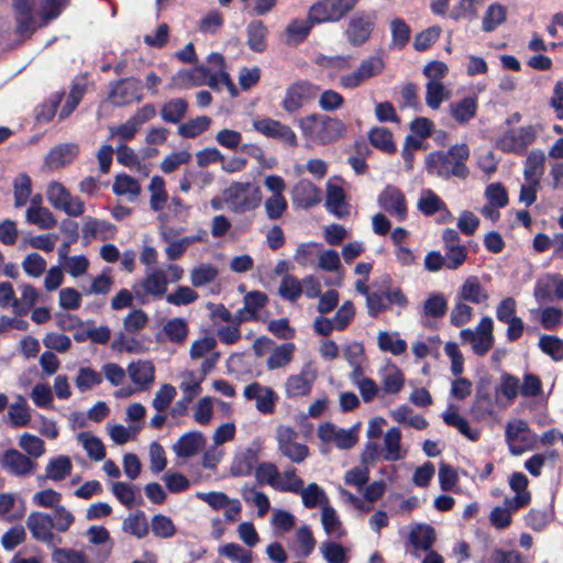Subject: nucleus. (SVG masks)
I'll return each mask as SVG.
<instances>
[{
  "mask_svg": "<svg viewBox=\"0 0 563 563\" xmlns=\"http://www.w3.org/2000/svg\"><path fill=\"white\" fill-rule=\"evenodd\" d=\"M470 157V148L465 143L455 144L446 152L437 151L427 156L426 169L431 175H437L443 179L456 177L465 179L470 169L466 161Z\"/></svg>",
  "mask_w": 563,
  "mask_h": 563,
  "instance_id": "1",
  "label": "nucleus"
},
{
  "mask_svg": "<svg viewBox=\"0 0 563 563\" xmlns=\"http://www.w3.org/2000/svg\"><path fill=\"white\" fill-rule=\"evenodd\" d=\"M183 277L184 268L178 264H168L166 269L148 267L144 277L133 284L132 290L142 302L150 297L159 299L166 295L169 283H177Z\"/></svg>",
  "mask_w": 563,
  "mask_h": 563,
  "instance_id": "2",
  "label": "nucleus"
},
{
  "mask_svg": "<svg viewBox=\"0 0 563 563\" xmlns=\"http://www.w3.org/2000/svg\"><path fill=\"white\" fill-rule=\"evenodd\" d=\"M298 126L307 140L321 145L336 141L346 131L343 121L320 113H312L299 119Z\"/></svg>",
  "mask_w": 563,
  "mask_h": 563,
  "instance_id": "3",
  "label": "nucleus"
},
{
  "mask_svg": "<svg viewBox=\"0 0 563 563\" xmlns=\"http://www.w3.org/2000/svg\"><path fill=\"white\" fill-rule=\"evenodd\" d=\"M223 197L229 209L239 214L255 210L262 202L261 188L250 181H233L223 190Z\"/></svg>",
  "mask_w": 563,
  "mask_h": 563,
  "instance_id": "4",
  "label": "nucleus"
},
{
  "mask_svg": "<svg viewBox=\"0 0 563 563\" xmlns=\"http://www.w3.org/2000/svg\"><path fill=\"white\" fill-rule=\"evenodd\" d=\"M360 0H319L310 5L309 18L314 24L335 23L350 13Z\"/></svg>",
  "mask_w": 563,
  "mask_h": 563,
  "instance_id": "5",
  "label": "nucleus"
},
{
  "mask_svg": "<svg viewBox=\"0 0 563 563\" xmlns=\"http://www.w3.org/2000/svg\"><path fill=\"white\" fill-rule=\"evenodd\" d=\"M319 91V86L308 80H296L286 88L280 106L288 114L298 113L305 104L317 98Z\"/></svg>",
  "mask_w": 563,
  "mask_h": 563,
  "instance_id": "6",
  "label": "nucleus"
},
{
  "mask_svg": "<svg viewBox=\"0 0 563 563\" xmlns=\"http://www.w3.org/2000/svg\"><path fill=\"white\" fill-rule=\"evenodd\" d=\"M538 129L534 125H525L504 132L496 142L499 150L506 153L523 154L537 137Z\"/></svg>",
  "mask_w": 563,
  "mask_h": 563,
  "instance_id": "7",
  "label": "nucleus"
},
{
  "mask_svg": "<svg viewBox=\"0 0 563 563\" xmlns=\"http://www.w3.org/2000/svg\"><path fill=\"white\" fill-rule=\"evenodd\" d=\"M253 129L267 139L275 140L286 147L294 148L298 145L295 131L288 125L272 118L253 120Z\"/></svg>",
  "mask_w": 563,
  "mask_h": 563,
  "instance_id": "8",
  "label": "nucleus"
},
{
  "mask_svg": "<svg viewBox=\"0 0 563 563\" xmlns=\"http://www.w3.org/2000/svg\"><path fill=\"white\" fill-rule=\"evenodd\" d=\"M385 68V63L379 56H371L361 62L358 67L349 74L340 76V86L345 89H355L368 79L378 76Z\"/></svg>",
  "mask_w": 563,
  "mask_h": 563,
  "instance_id": "9",
  "label": "nucleus"
},
{
  "mask_svg": "<svg viewBox=\"0 0 563 563\" xmlns=\"http://www.w3.org/2000/svg\"><path fill=\"white\" fill-rule=\"evenodd\" d=\"M506 442L512 455H521L532 449L537 434L533 433L526 421L508 422L505 431Z\"/></svg>",
  "mask_w": 563,
  "mask_h": 563,
  "instance_id": "10",
  "label": "nucleus"
},
{
  "mask_svg": "<svg viewBox=\"0 0 563 563\" xmlns=\"http://www.w3.org/2000/svg\"><path fill=\"white\" fill-rule=\"evenodd\" d=\"M298 438V432L290 427L280 426L276 430L278 451L292 463L300 464L307 459L309 449L306 444L299 443Z\"/></svg>",
  "mask_w": 563,
  "mask_h": 563,
  "instance_id": "11",
  "label": "nucleus"
},
{
  "mask_svg": "<svg viewBox=\"0 0 563 563\" xmlns=\"http://www.w3.org/2000/svg\"><path fill=\"white\" fill-rule=\"evenodd\" d=\"M108 100L115 107H123L142 99L141 80L130 77L110 84Z\"/></svg>",
  "mask_w": 563,
  "mask_h": 563,
  "instance_id": "12",
  "label": "nucleus"
},
{
  "mask_svg": "<svg viewBox=\"0 0 563 563\" xmlns=\"http://www.w3.org/2000/svg\"><path fill=\"white\" fill-rule=\"evenodd\" d=\"M374 13L358 12L350 20L345 29V37L352 46H361L366 43L375 27Z\"/></svg>",
  "mask_w": 563,
  "mask_h": 563,
  "instance_id": "13",
  "label": "nucleus"
},
{
  "mask_svg": "<svg viewBox=\"0 0 563 563\" xmlns=\"http://www.w3.org/2000/svg\"><path fill=\"white\" fill-rule=\"evenodd\" d=\"M37 463L16 449L5 450L0 454V467L8 474L25 477L34 473Z\"/></svg>",
  "mask_w": 563,
  "mask_h": 563,
  "instance_id": "14",
  "label": "nucleus"
},
{
  "mask_svg": "<svg viewBox=\"0 0 563 563\" xmlns=\"http://www.w3.org/2000/svg\"><path fill=\"white\" fill-rule=\"evenodd\" d=\"M317 379V372L311 363L302 366L298 374L290 375L285 382V394L288 398L308 396Z\"/></svg>",
  "mask_w": 563,
  "mask_h": 563,
  "instance_id": "15",
  "label": "nucleus"
},
{
  "mask_svg": "<svg viewBox=\"0 0 563 563\" xmlns=\"http://www.w3.org/2000/svg\"><path fill=\"white\" fill-rule=\"evenodd\" d=\"M262 444L253 441L247 448L239 450L232 461L230 472L233 476H249L260 460Z\"/></svg>",
  "mask_w": 563,
  "mask_h": 563,
  "instance_id": "16",
  "label": "nucleus"
},
{
  "mask_svg": "<svg viewBox=\"0 0 563 563\" xmlns=\"http://www.w3.org/2000/svg\"><path fill=\"white\" fill-rule=\"evenodd\" d=\"M377 202L386 212L395 216L399 221L407 217L406 199L404 194L395 186H387L378 196Z\"/></svg>",
  "mask_w": 563,
  "mask_h": 563,
  "instance_id": "17",
  "label": "nucleus"
},
{
  "mask_svg": "<svg viewBox=\"0 0 563 563\" xmlns=\"http://www.w3.org/2000/svg\"><path fill=\"white\" fill-rule=\"evenodd\" d=\"M26 527L35 540L51 544L55 538L53 517L41 511H33L26 519Z\"/></svg>",
  "mask_w": 563,
  "mask_h": 563,
  "instance_id": "18",
  "label": "nucleus"
},
{
  "mask_svg": "<svg viewBox=\"0 0 563 563\" xmlns=\"http://www.w3.org/2000/svg\"><path fill=\"white\" fill-rule=\"evenodd\" d=\"M13 5L16 13L19 33H32L36 27L41 26L34 13L36 0H14Z\"/></svg>",
  "mask_w": 563,
  "mask_h": 563,
  "instance_id": "19",
  "label": "nucleus"
},
{
  "mask_svg": "<svg viewBox=\"0 0 563 563\" xmlns=\"http://www.w3.org/2000/svg\"><path fill=\"white\" fill-rule=\"evenodd\" d=\"M117 233V228L112 223L92 218L87 217L85 219L84 225H82V240L88 244L92 240H110L113 239Z\"/></svg>",
  "mask_w": 563,
  "mask_h": 563,
  "instance_id": "20",
  "label": "nucleus"
},
{
  "mask_svg": "<svg viewBox=\"0 0 563 563\" xmlns=\"http://www.w3.org/2000/svg\"><path fill=\"white\" fill-rule=\"evenodd\" d=\"M321 199V190L307 179L299 180L292 189L294 203L303 209L318 205Z\"/></svg>",
  "mask_w": 563,
  "mask_h": 563,
  "instance_id": "21",
  "label": "nucleus"
},
{
  "mask_svg": "<svg viewBox=\"0 0 563 563\" xmlns=\"http://www.w3.org/2000/svg\"><path fill=\"white\" fill-rule=\"evenodd\" d=\"M78 153L79 147L75 143L59 144L48 152L44 164L48 169H59L70 164L77 157Z\"/></svg>",
  "mask_w": 563,
  "mask_h": 563,
  "instance_id": "22",
  "label": "nucleus"
},
{
  "mask_svg": "<svg viewBox=\"0 0 563 563\" xmlns=\"http://www.w3.org/2000/svg\"><path fill=\"white\" fill-rule=\"evenodd\" d=\"M126 372L133 384L137 385L139 390L148 389L155 379V367L151 361L132 362Z\"/></svg>",
  "mask_w": 563,
  "mask_h": 563,
  "instance_id": "23",
  "label": "nucleus"
},
{
  "mask_svg": "<svg viewBox=\"0 0 563 563\" xmlns=\"http://www.w3.org/2000/svg\"><path fill=\"white\" fill-rule=\"evenodd\" d=\"M205 446V438L198 431H191L183 434L173 445V450L177 456L191 457L196 455Z\"/></svg>",
  "mask_w": 563,
  "mask_h": 563,
  "instance_id": "24",
  "label": "nucleus"
},
{
  "mask_svg": "<svg viewBox=\"0 0 563 563\" xmlns=\"http://www.w3.org/2000/svg\"><path fill=\"white\" fill-rule=\"evenodd\" d=\"M406 456V451L401 449V431L393 427L384 435L383 460L396 462Z\"/></svg>",
  "mask_w": 563,
  "mask_h": 563,
  "instance_id": "25",
  "label": "nucleus"
},
{
  "mask_svg": "<svg viewBox=\"0 0 563 563\" xmlns=\"http://www.w3.org/2000/svg\"><path fill=\"white\" fill-rule=\"evenodd\" d=\"M325 207L329 212L333 213L338 218H344L349 214L344 190L342 187L332 184L331 181L327 185Z\"/></svg>",
  "mask_w": 563,
  "mask_h": 563,
  "instance_id": "26",
  "label": "nucleus"
},
{
  "mask_svg": "<svg viewBox=\"0 0 563 563\" xmlns=\"http://www.w3.org/2000/svg\"><path fill=\"white\" fill-rule=\"evenodd\" d=\"M456 297L464 301L479 305L485 302L488 295L476 276H470L460 287Z\"/></svg>",
  "mask_w": 563,
  "mask_h": 563,
  "instance_id": "27",
  "label": "nucleus"
},
{
  "mask_svg": "<svg viewBox=\"0 0 563 563\" xmlns=\"http://www.w3.org/2000/svg\"><path fill=\"white\" fill-rule=\"evenodd\" d=\"M451 117L460 124H465L472 120L477 112V100L475 97H465L459 101L449 104Z\"/></svg>",
  "mask_w": 563,
  "mask_h": 563,
  "instance_id": "28",
  "label": "nucleus"
},
{
  "mask_svg": "<svg viewBox=\"0 0 563 563\" xmlns=\"http://www.w3.org/2000/svg\"><path fill=\"white\" fill-rule=\"evenodd\" d=\"M8 418L13 428L25 427L31 421V409L27 400L22 395H16L15 400L9 405Z\"/></svg>",
  "mask_w": 563,
  "mask_h": 563,
  "instance_id": "29",
  "label": "nucleus"
},
{
  "mask_svg": "<svg viewBox=\"0 0 563 563\" xmlns=\"http://www.w3.org/2000/svg\"><path fill=\"white\" fill-rule=\"evenodd\" d=\"M314 22H312L309 18L302 20V19H295L292 20L285 30V42L288 45H298L302 43L307 36L309 35L311 29L313 27Z\"/></svg>",
  "mask_w": 563,
  "mask_h": 563,
  "instance_id": "30",
  "label": "nucleus"
},
{
  "mask_svg": "<svg viewBox=\"0 0 563 563\" xmlns=\"http://www.w3.org/2000/svg\"><path fill=\"white\" fill-rule=\"evenodd\" d=\"M267 27L261 20H253L246 26L247 46L251 51L262 53L267 46Z\"/></svg>",
  "mask_w": 563,
  "mask_h": 563,
  "instance_id": "31",
  "label": "nucleus"
},
{
  "mask_svg": "<svg viewBox=\"0 0 563 563\" xmlns=\"http://www.w3.org/2000/svg\"><path fill=\"white\" fill-rule=\"evenodd\" d=\"M296 346L291 342H286L273 347L271 355L266 361L269 371L286 367L291 363Z\"/></svg>",
  "mask_w": 563,
  "mask_h": 563,
  "instance_id": "32",
  "label": "nucleus"
},
{
  "mask_svg": "<svg viewBox=\"0 0 563 563\" xmlns=\"http://www.w3.org/2000/svg\"><path fill=\"white\" fill-rule=\"evenodd\" d=\"M405 385V376L401 369L388 363L382 369V387L385 394H398Z\"/></svg>",
  "mask_w": 563,
  "mask_h": 563,
  "instance_id": "33",
  "label": "nucleus"
},
{
  "mask_svg": "<svg viewBox=\"0 0 563 563\" xmlns=\"http://www.w3.org/2000/svg\"><path fill=\"white\" fill-rule=\"evenodd\" d=\"M544 162L545 155L541 150H536L529 153L523 169L526 181L540 184L541 177L544 173Z\"/></svg>",
  "mask_w": 563,
  "mask_h": 563,
  "instance_id": "34",
  "label": "nucleus"
},
{
  "mask_svg": "<svg viewBox=\"0 0 563 563\" xmlns=\"http://www.w3.org/2000/svg\"><path fill=\"white\" fill-rule=\"evenodd\" d=\"M551 291H554L558 298L563 299V277L561 275L552 274L539 280L536 286L534 296L539 300H544L550 297Z\"/></svg>",
  "mask_w": 563,
  "mask_h": 563,
  "instance_id": "35",
  "label": "nucleus"
},
{
  "mask_svg": "<svg viewBox=\"0 0 563 563\" xmlns=\"http://www.w3.org/2000/svg\"><path fill=\"white\" fill-rule=\"evenodd\" d=\"M418 210L427 217L433 216L439 211L449 213L445 202L431 189H422L417 203Z\"/></svg>",
  "mask_w": 563,
  "mask_h": 563,
  "instance_id": "36",
  "label": "nucleus"
},
{
  "mask_svg": "<svg viewBox=\"0 0 563 563\" xmlns=\"http://www.w3.org/2000/svg\"><path fill=\"white\" fill-rule=\"evenodd\" d=\"M434 540V529L429 525H417L409 533V541L416 550H431Z\"/></svg>",
  "mask_w": 563,
  "mask_h": 563,
  "instance_id": "37",
  "label": "nucleus"
},
{
  "mask_svg": "<svg viewBox=\"0 0 563 563\" xmlns=\"http://www.w3.org/2000/svg\"><path fill=\"white\" fill-rule=\"evenodd\" d=\"M298 494L301 496L303 506L308 509L316 508L317 506H321L323 509V507L329 505L325 492L317 483H310L306 487L302 485Z\"/></svg>",
  "mask_w": 563,
  "mask_h": 563,
  "instance_id": "38",
  "label": "nucleus"
},
{
  "mask_svg": "<svg viewBox=\"0 0 563 563\" xmlns=\"http://www.w3.org/2000/svg\"><path fill=\"white\" fill-rule=\"evenodd\" d=\"M73 463L66 455H58L51 459L45 467L46 478L54 482L64 481L70 475Z\"/></svg>",
  "mask_w": 563,
  "mask_h": 563,
  "instance_id": "39",
  "label": "nucleus"
},
{
  "mask_svg": "<svg viewBox=\"0 0 563 563\" xmlns=\"http://www.w3.org/2000/svg\"><path fill=\"white\" fill-rule=\"evenodd\" d=\"M122 530L137 539H143L148 534V522L146 515L142 510L130 514L122 523Z\"/></svg>",
  "mask_w": 563,
  "mask_h": 563,
  "instance_id": "40",
  "label": "nucleus"
},
{
  "mask_svg": "<svg viewBox=\"0 0 563 563\" xmlns=\"http://www.w3.org/2000/svg\"><path fill=\"white\" fill-rule=\"evenodd\" d=\"M442 419L448 426L456 428L467 439L476 441L479 438V432L471 429L467 420L455 412L453 405H449L448 410L442 413Z\"/></svg>",
  "mask_w": 563,
  "mask_h": 563,
  "instance_id": "41",
  "label": "nucleus"
},
{
  "mask_svg": "<svg viewBox=\"0 0 563 563\" xmlns=\"http://www.w3.org/2000/svg\"><path fill=\"white\" fill-rule=\"evenodd\" d=\"M321 523L328 536L333 539H342L345 536V530L342 522L333 507L327 505L321 511Z\"/></svg>",
  "mask_w": 563,
  "mask_h": 563,
  "instance_id": "42",
  "label": "nucleus"
},
{
  "mask_svg": "<svg viewBox=\"0 0 563 563\" xmlns=\"http://www.w3.org/2000/svg\"><path fill=\"white\" fill-rule=\"evenodd\" d=\"M460 336L462 342L471 344L472 351L479 356L485 355L494 344V336L473 333L472 329H463Z\"/></svg>",
  "mask_w": 563,
  "mask_h": 563,
  "instance_id": "43",
  "label": "nucleus"
},
{
  "mask_svg": "<svg viewBox=\"0 0 563 563\" xmlns=\"http://www.w3.org/2000/svg\"><path fill=\"white\" fill-rule=\"evenodd\" d=\"M111 490L117 499L128 508L133 507L135 504L141 505L143 501L137 488L130 483L115 482L112 484Z\"/></svg>",
  "mask_w": 563,
  "mask_h": 563,
  "instance_id": "44",
  "label": "nucleus"
},
{
  "mask_svg": "<svg viewBox=\"0 0 563 563\" xmlns=\"http://www.w3.org/2000/svg\"><path fill=\"white\" fill-rule=\"evenodd\" d=\"M163 332L170 342L183 344L188 336V323L184 318H172L163 325Z\"/></svg>",
  "mask_w": 563,
  "mask_h": 563,
  "instance_id": "45",
  "label": "nucleus"
},
{
  "mask_svg": "<svg viewBox=\"0 0 563 563\" xmlns=\"http://www.w3.org/2000/svg\"><path fill=\"white\" fill-rule=\"evenodd\" d=\"M37 300V290L32 285L24 284L21 286V298L12 302V310L16 316H26Z\"/></svg>",
  "mask_w": 563,
  "mask_h": 563,
  "instance_id": "46",
  "label": "nucleus"
},
{
  "mask_svg": "<svg viewBox=\"0 0 563 563\" xmlns=\"http://www.w3.org/2000/svg\"><path fill=\"white\" fill-rule=\"evenodd\" d=\"M208 74V66H198L192 70L181 69L172 77V85L178 88L200 86L203 80L201 76Z\"/></svg>",
  "mask_w": 563,
  "mask_h": 563,
  "instance_id": "47",
  "label": "nucleus"
},
{
  "mask_svg": "<svg viewBox=\"0 0 563 563\" xmlns=\"http://www.w3.org/2000/svg\"><path fill=\"white\" fill-rule=\"evenodd\" d=\"M378 347L393 355H401L407 350V342L399 338L398 332L380 331L377 336Z\"/></svg>",
  "mask_w": 563,
  "mask_h": 563,
  "instance_id": "48",
  "label": "nucleus"
},
{
  "mask_svg": "<svg viewBox=\"0 0 563 563\" xmlns=\"http://www.w3.org/2000/svg\"><path fill=\"white\" fill-rule=\"evenodd\" d=\"M188 110V103L183 98H174L162 107L161 117L165 122L179 123Z\"/></svg>",
  "mask_w": 563,
  "mask_h": 563,
  "instance_id": "49",
  "label": "nucleus"
},
{
  "mask_svg": "<svg viewBox=\"0 0 563 563\" xmlns=\"http://www.w3.org/2000/svg\"><path fill=\"white\" fill-rule=\"evenodd\" d=\"M303 481L296 474V468L287 467L283 473H278V479L275 490L282 493L298 494L301 490Z\"/></svg>",
  "mask_w": 563,
  "mask_h": 563,
  "instance_id": "50",
  "label": "nucleus"
},
{
  "mask_svg": "<svg viewBox=\"0 0 563 563\" xmlns=\"http://www.w3.org/2000/svg\"><path fill=\"white\" fill-rule=\"evenodd\" d=\"M241 496L246 504L254 505L257 508V515L260 517L268 512L271 508L268 497L264 493L256 490L255 487L244 485L241 488Z\"/></svg>",
  "mask_w": 563,
  "mask_h": 563,
  "instance_id": "51",
  "label": "nucleus"
},
{
  "mask_svg": "<svg viewBox=\"0 0 563 563\" xmlns=\"http://www.w3.org/2000/svg\"><path fill=\"white\" fill-rule=\"evenodd\" d=\"M368 139H369L371 144L374 147H376L385 153L396 152V145L393 140V134L386 128H383V126L373 128L368 132Z\"/></svg>",
  "mask_w": 563,
  "mask_h": 563,
  "instance_id": "52",
  "label": "nucleus"
},
{
  "mask_svg": "<svg viewBox=\"0 0 563 563\" xmlns=\"http://www.w3.org/2000/svg\"><path fill=\"white\" fill-rule=\"evenodd\" d=\"M303 294L301 280L294 275H285L278 287V295L290 302L297 301Z\"/></svg>",
  "mask_w": 563,
  "mask_h": 563,
  "instance_id": "53",
  "label": "nucleus"
},
{
  "mask_svg": "<svg viewBox=\"0 0 563 563\" xmlns=\"http://www.w3.org/2000/svg\"><path fill=\"white\" fill-rule=\"evenodd\" d=\"M211 124V119L207 115H200L181 123L178 126V134L185 139H194L206 132Z\"/></svg>",
  "mask_w": 563,
  "mask_h": 563,
  "instance_id": "54",
  "label": "nucleus"
},
{
  "mask_svg": "<svg viewBox=\"0 0 563 563\" xmlns=\"http://www.w3.org/2000/svg\"><path fill=\"white\" fill-rule=\"evenodd\" d=\"M218 268L212 264L202 263L190 272V282L194 287H202L211 284L218 277Z\"/></svg>",
  "mask_w": 563,
  "mask_h": 563,
  "instance_id": "55",
  "label": "nucleus"
},
{
  "mask_svg": "<svg viewBox=\"0 0 563 563\" xmlns=\"http://www.w3.org/2000/svg\"><path fill=\"white\" fill-rule=\"evenodd\" d=\"M426 88V103L433 110L439 109L441 103L450 97V91L440 80H429Z\"/></svg>",
  "mask_w": 563,
  "mask_h": 563,
  "instance_id": "56",
  "label": "nucleus"
},
{
  "mask_svg": "<svg viewBox=\"0 0 563 563\" xmlns=\"http://www.w3.org/2000/svg\"><path fill=\"white\" fill-rule=\"evenodd\" d=\"M26 221L27 223L34 224L43 230L52 229L57 223L55 216L45 207L40 209L27 208Z\"/></svg>",
  "mask_w": 563,
  "mask_h": 563,
  "instance_id": "57",
  "label": "nucleus"
},
{
  "mask_svg": "<svg viewBox=\"0 0 563 563\" xmlns=\"http://www.w3.org/2000/svg\"><path fill=\"white\" fill-rule=\"evenodd\" d=\"M391 43L394 49L404 48L410 40V26L402 19H394L390 22Z\"/></svg>",
  "mask_w": 563,
  "mask_h": 563,
  "instance_id": "58",
  "label": "nucleus"
},
{
  "mask_svg": "<svg viewBox=\"0 0 563 563\" xmlns=\"http://www.w3.org/2000/svg\"><path fill=\"white\" fill-rule=\"evenodd\" d=\"M320 553L327 563H347V550L335 541L322 542Z\"/></svg>",
  "mask_w": 563,
  "mask_h": 563,
  "instance_id": "59",
  "label": "nucleus"
},
{
  "mask_svg": "<svg viewBox=\"0 0 563 563\" xmlns=\"http://www.w3.org/2000/svg\"><path fill=\"white\" fill-rule=\"evenodd\" d=\"M103 380L102 374L91 367H80L78 369L75 385L79 391L86 393L100 385Z\"/></svg>",
  "mask_w": 563,
  "mask_h": 563,
  "instance_id": "60",
  "label": "nucleus"
},
{
  "mask_svg": "<svg viewBox=\"0 0 563 563\" xmlns=\"http://www.w3.org/2000/svg\"><path fill=\"white\" fill-rule=\"evenodd\" d=\"M268 303V296L258 290L247 292L243 298L245 310L257 321L261 318V311Z\"/></svg>",
  "mask_w": 563,
  "mask_h": 563,
  "instance_id": "61",
  "label": "nucleus"
},
{
  "mask_svg": "<svg viewBox=\"0 0 563 563\" xmlns=\"http://www.w3.org/2000/svg\"><path fill=\"white\" fill-rule=\"evenodd\" d=\"M539 349L553 361L563 360V340L555 335L542 334L538 342Z\"/></svg>",
  "mask_w": 563,
  "mask_h": 563,
  "instance_id": "62",
  "label": "nucleus"
},
{
  "mask_svg": "<svg viewBox=\"0 0 563 563\" xmlns=\"http://www.w3.org/2000/svg\"><path fill=\"white\" fill-rule=\"evenodd\" d=\"M507 10L499 3L490 4L483 18L482 27L485 32H493L498 25L505 22Z\"/></svg>",
  "mask_w": 563,
  "mask_h": 563,
  "instance_id": "63",
  "label": "nucleus"
},
{
  "mask_svg": "<svg viewBox=\"0 0 563 563\" xmlns=\"http://www.w3.org/2000/svg\"><path fill=\"white\" fill-rule=\"evenodd\" d=\"M78 440L91 460L102 461L106 457V449L99 438L88 432H81L78 434Z\"/></svg>",
  "mask_w": 563,
  "mask_h": 563,
  "instance_id": "64",
  "label": "nucleus"
}]
</instances>
